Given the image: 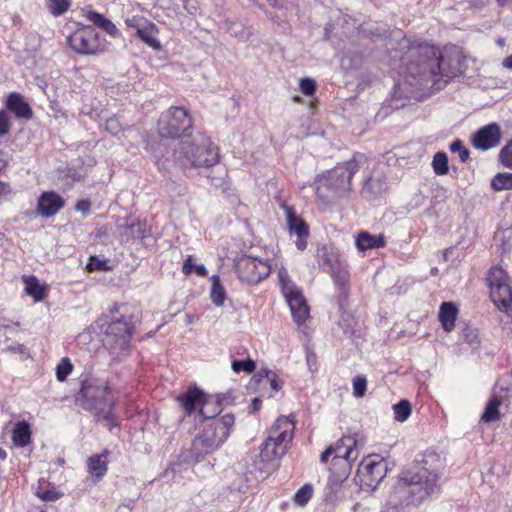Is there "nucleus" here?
<instances>
[{
	"label": "nucleus",
	"instance_id": "1",
	"mask_svg": "<svg viewBox=\"0 0 512 512\" xmlns=\"http://www.w3.org/2000/svg\"><path fill=\"white\" fill-rule=\"evenodd\" d=\"M403 79L395 83L393 97L418 99L426 87L442 89L453 78L464 73L466 56L459 50H444L420 44L409 50Z\"/></svg>",
	"mask_w": 512,
	"mask_h": 512
},
{
	"label": "nucleus",
	"instance_id": "2",
	"mask_svg": "<svg viewBox=\"0 0 512 512\" xmlns=\"http://www.w3.org/2000/svg\"><path fill=\"white\" fill-rule=\"evenodd\" d=\"M427 464L424 459L415 460L401 472L389 497L393 508L420 504L436 491L439 475Z\"/></svg>",
	"mask_w": 512,
	"mask_h": 512
},
{
	"label": "nucleus",
	"instance_id": "3",
	"mask_svg": "<svg viewBox=\"0 0 512 512\" xmlns=\"http://www.w3.org/2000/svg\"><path fill=\"white\" fill-rule=\"evenodd\" d=\"M157 137L146 142L145 149L154 158L159 169H167L170 149L165 139H186L193 134V119L184 107L171 106L163 111L157 121Z\"/></svg>",
	"mask_w": 512,
	"mask_h": 512
},
{
	"label": "nucleus",
	"instance_id": "4",
	"mask_svg": "<svg viewBox=\"0 0 512 512\" xmlns=\"http://www.w3.org/2000/svg\"><path fill=\"white\" fill-rule=\"evenodd\" d=\"M167 156L170 160L167 162L169 166L161 169L162 171H168L172 163L182 168H209L219 162V149L209 136L196 132L180 140Z\"/></svg>",
	"mask_w": 512,
	"mask_h": 512
},
{
	"label": "nucleus",
	"instance_id": "5",
	"mask_svg": "<svg viewBox=\"0 0 512 512\" xmlns=\"http://www.w3.org/2000/svg\"><path fill=\"white\" fill-rule=\"evenodd\" d=\"M234 423V415L225 414L221 418L205 425L191 443L189 459L199 462L205 455L219 449L229 437Z\"/></svg>",
	"mask_w": 512,
	"mask_h": 512
},
{
	"label": "nucleus",
	"instance_id": "6",
	"mask_svg": "<svg viewBox=\"0 0 512 512\" xmlns=\"http://www.w3.org/2000/svg\"><path fill=\"white\" fill-rule=\"evenodd\" d=\"M295 423L289 417H279L271 428L268 438L263 443L260 457L265 462L281 458L287 452L292 441Z\"/></svg>",
	"mask_w": 512,
	"mask_h": 512
},
{
	"label": "nucleus",
	"instance_id": "7",
	"mask_svg": "<svg viewBox=\"0 0 512 512\" xmlns=\"http://www.w3.org/2000/svg\"><path fill=\"white\" fill-rule=\"evenodd\" d=\"M133 325L130 320L121 315L113 318L107 325L103 344L114 360L120 361L126 357L131 348Z\"/></svg>",
	"mask_w": 512,
	"mask_h": 512
},
{
	"label": "nucleus",
	"instance_id": "8",
	"mask_svg": "<svg viewBox=\"0 0 512 512\" xmlns=\"http://www.w3.org/2000/svg\"><path fill=\"white\" fill-rule=\"evenodd\" d=\"M110 392L111 388L107 380L86 376L81 381V389L76 396V401L83 409L94 412L114 401L108 397Z\"/></svg>",
	"mask_w": 512,
	"mask_h": 512
},
{
	"label": "nucleus",
	"instance_id": "9",
	"mask_svg": "<svg viewBox=\"0 0 512 512\" xmlns=\"http://www.w3.org/2000/svg\"><path fill=\"white\" fill-rule=\"evenodd\" d=\"M487 282L495 306L512 318V286L508 273L502 267L494 266L488 272Z\"/></svg>",
	"mask_w": 512,
	"mask_h": 512
},
{
	"label": "nucleus",
	"instance_id": "10",
	"mask_svg": "<svg viewBox=\"0 0 512 512\" xmlns=\"http://www.w3.org/2000/svg\"><path fill=\"white\" fill-rule=\"evenodd\" d=\"M69 47L80 55H98L107 50L108 42L90 25L82 26L67 38Z\"/></svg>",
	"mask_w": 512,
	"mask_h": 512
},
{
	"label": "nucleus",
	"instance_id": "11",
	"mask_svg": "<svg viewBox=\"0 0 512 512\" xmlns=\"http://www.w3.org/2000/svg\"><path fill=\"white\" fill-rule=\"evenodd\" d=\"M278 277L281 292L289 305L293 320L298 325L305 323L309 317V307L301 290L290 279L285 269L279 271Z\"/></svg>",
	"mask_w": 512,
	"mask_h": 512
},
{
	"label": "nucleus",
	"instance_id": "12",
	"mask_svg": "<svg viewBox=\"0 0 512 512\" xmlns=\"http://www.w3.org/2000/svg\"><path fill=\"white\" fill-rule=\"evenodd\" d=\"M367 163L368 158L363 153H354L349 161L336 165L328 172V186L335 191L350 190L353 176Z\"/></svg>",
	"mask_w": 512,
	"mask_h": 512
},
{
	"label": "nucleus",
	"instance_id": "13",
	"mask_svg": "<svg viewBox=\"0 0 512 512\" xmlns=\"http://www.w3.org/2000/svg\"><path fill=\"white\" fill-rule=\"evenodd\" d=\"M388 471L387 462L378 456H369L360 463L356 482L363 491H374Z\"/></svg>",
	"mask_w": 512,
	"mask_h": 512
},
{
	"label": "nucleus",
	"instance_id": "14",
	"mask_svg": "<svg viewBox=\"0 0 512 512\" xmlns=\"http://www.w3.org/2000/svg\"><path fill=\"white\" fill-rule=\"evenodd\" d=\"M235 270L242 282L257 284L271 273V265L250 255H242L235 261Z\"/></svg>",
	"mask_w": 512,
	"mask_h": 512
},
{
	"label": "nucleus",
	"instance_id": "15",
	"mask_svg": "<svg viewBox=\"0 0 512 512\" xmlns=\"http://www.w3.org/2000/svg\"><path fill=\"white\" fill-rule=\"evenodd\" d=\"M511 392V386L505 384L504 379L498 380L493 389V393L486 404L481 420L485 423L500 420L501 414L499 407L503 404H510Z\"/></svg>",
	"mask_w": 512,
	"mask_h": 512
},
{
	"label": "nucleus",
	"instance_id": "16",
	"mask_svg": "<svg viewBox=\"0 0 512 512\" xmlns=\"http://www.w3.org/2000/svg\"><path fill=\"white\" fill-rule=\"evenodd\" d=\"M285 212L288 231L290 235H296L295 242L297 249L304 250L307 247V238L309 236V227L306 222L296 214L293 206L287 204L281 205Z\"/></svg>",
	"mask_w": 512,
	"mask_h": 512
},
{
	"label": "nucleus",
	"instance_id": "17",
	"mask_svg": "<svg viewBox=\"0 0 512 512\" xmlns=\"http://www.w3.org/2000/svg\"><path fill=\"white\" fill-rule=\"evenodd\" d=\"M501 128L493 122L479 128L472 137V144L476 149L487 151L499 145L501 141Z\"/></svg>",
	"mask_w": 512,
	"mask_h": 512
},
{
	"label": "nucleus",
	"instance_id": "18",
	"mask_svg": "<svg viewBox=\"0 0 512 512\" xmlns=\"http://www.w3.org/2000/svg\"><path fill=\"white\" fill-rule=\"evenodd\" d=\"M206 397V394L198 387H189L184 393L177 396V401L186 415L197 413L199 416V409L205 404Z\"/></svg>",
	"mask_w": 512,
	"mask_h": 512
},
{
	"label": "nucleus",
	"instance_id": "19",
	"mask_svg": "<svg viewBox=\"0 0 512 512\" xmlns=\"http://www.w3.org/2000/svg\"><path fill=\"white\" fill-rule=\"evenodd\" d=\"M64 199L54 191L43 192L37 202V212L43 217H52L57 214L63 207Z\"/></svg>",
	"mask_w": 512,
	"mask_h": 512
},
{
	"label": "nucleus",
	"instance_id": "20",
	"mask_svg": "<svg viewBox=\"0 0 512 512\" xmlns=\"http://www.w3.org/2000/svg\"><path fill=\"white\" fill-rule=\"evenodd\" d=\"M334 460L342 459L348 464L356 460L358 457V450L356 447V440L352 436H343L337 441L335 446H332Z\"/></svg>",
	"mask_w": 512,
	"mask_h": 512
},
{
	"label": "nucleus",
	"instance_id": "21",
	"mask_svg": "<svg viewBox=\"0 0 512 512\" xmlns=\"http://www.w3.org/2000/svg\"><path fill=\"white\" fill-rule=\"evenodd\" d=\"M6 108L14 113L16 118L29 120L33 116L32 109L28 102L19 93H11L6 101Z\"/></svg>",
	"mask_w": 512,
	"mask_h": 512
},
{
	"label": "nucleus",
	"instance_id": "22",
	"mask_svg": "<svg viewBox=\"0 0 512 512\" xmlns=\"http://www.w3.org/2000/svg\"><path fill=\"white\" fill-rule=\"evenodd\" d=\"M230 397L226 394L214 397H206L205 404L199 409V417L203 419H213L219 415L223 409V404L227 403Z\"/></svg>",
	"mask_w": 512,
	"mask_h": 512
},
{
	"label": "nucleus",
	"instance_id": "23",
	"mask_svg": "<svg viewBox=\"0 0 512 512\" xmlns=\"http://www.w3.org/2000/svg\"><path fill=\"white\" fill-rule=\"evenodd\" d=\"M124 241L144 239L149 235V229L145 222L135 220L118 226Z\"/></svg>",
	"mask_w": 512,
	"mask_h": 512
},
{
	"label": "nucleus",
	"instance_id": "24",
	"mask_svg": "<svg viewBox=\"0 0 512 512\" xmlns=\"http://www.w3.org/2000/svg\"><path fill=\"white\" fill-rule=\"evenodd\" d=\"M84 16L86 20L91 22L97 28L105 31L109 36L113 38H118L121 36L120 30L116 27V25L103 14L89 10L85 12Z\"/></svg>",
	"mask_w": 512,
	"mask_h": 512
},
{
	"label": "nucleus",
	"instance_id": "25",
	"mask_svg": "<svg viewBox=\"0 0 512 512\" xmlns=\"http://www.w3.org/2000/svg\"><path fill=\"white\" fill-rule=\"evenodd\" d=\"M355 245L359 251L382 248L386 245L383 234L373 235L367 231H361L356 236Z\"/></svg>",
	"mask_w": 512,
	"mask_h": 512
},
{
	"label": "nucleus",
	"instance_id": "26",
	"mask_svg": "<svg viewBox=\"0 0 512 512\" xmlns=\"http://www.w3.org/2000/svg\"><path fill=\"white\" fill-rule=\"evenodd\" d=\"M387 190V183L379 177H368L364 181L362 195L364 198L373 200L380 197Z\"/></svg>",
	"mask_w": 512,
	"mask_h": 512
},
{
	"label": "nucleus",
	"instance_id": "27",
	"mask_svg": "<svg viewBox=\"0 0 512 512\" xmlns=\"http://www.w3.org/2000/svg\"><path fill=\"white\" fill-rule=\"evenodd\" d=\"M458 315V308L452 302H443L439 309V320L446 332L455 328V321Z\"/></svg>",
	"mask_w": 512,
	"mask_h": 512
},
{
	"label": "nucleus",
	"instance_id": "28",
	"mask_svg": "<svg viewBox=\"0 0 512 512\" xmlns=\"http://www.w3.org/2000/svg\"><path fill=\"white\" fill-rule=\"evenodd\" d=\"M108 451L105 450L102 454H95L87 460V470L96 480H101L107 473L108 466L105 457Z\"/></svg>",
	"mask_w": 512,
	"mask_h": 512
},
{
	"label": "nucleus",
	"instance_id": "29",
	"mask_svg": "<svg viewBox=\"0 0 512 512\" xmlns=\"http://www.w3.org/2000/svg\"><path fill=\"white\" fill-rule=\"evenodd\" d=\"M115 406L116 401L114 400L93 412L95 413L97 420L103 422L104 426L110 431L119 426L118 418L114 413Z\"/></svg>",
	"mask_w": 512,
	"mask_h": 512
},
{
	"label": "nucleus",
	"instance_id": "30",
	"mask_svg": "<svg viewBox=\"0 0 512 512\" xmlns=\"http://www.w3.org/2000/svg\"><path fill=\"white\" fill-rule=\"evenodd\" d=\"M158 33L159 30L157 26L150 21L146 26L140 29L138 33H136V36L148 47L154 50H159L161 49V43L158 40Z\"/></svg>",
	"mask_w": 512,
	"mask_h": 512
},
{
	"label": "nucleus",
	"instance_id": "31",
	"mask_svg": "<svg viewBox=\"0 0 512 512\" xmlns=\"http://www.w3.org/2000/svg\"><path fill=\"white\" fill-rule=\"evenodd\" d=\"M12 441L17 447H26L31 441V428L26 421H19L15 424L12 433Z\"/></svg>",
	"mask_w": 512,
	"mask_h": 512
},
{
	"label": "nucleus",
	"instance_id": "32",
	"mask_svg": "<svg viewBox=\"0 0 512 512\" xmlns=\"http://www.w3.org/2000/svg\"><path fill=\"white\" fill-rule=\"evenodd\" d=\"M255 377L258 378V383L263 388L269 386L274 392L279 391L283 386V381L279 378L278 374L267 368L261 369Z\"/></svg>",
	"mask_w": 512,
	"mask_h": 512
},
{
	"label": "nucleus",
	"instance_id": "33",
	"mask_svg": "<svg viewBox=\"0 0 512 512\" xmlns=\"http://www.w3.org/2000/svg\"><path fill=\"white\" fill-rule=\"evenodd\" d=\"M25 292L32 296L36 302L42 301L44 298V288L40 285L39 280L35 276H24Z\"/></svg>",
	"mask_w": 512,
	"mask_h": 512
},
{
	"label": "nucleus",
	"instance_id": "34",
	"mask_svg": "<svg viewBox=\"0 0 512 512\" xmlns=\"http://www.w3.org/2000/svg\"><path fill=\"white\" fill-rule=\"evenodd\" d=\"M459 340L468 344L472 350L478 349L481 343L478 330L469 325L462 328Z\"/></svg>",
	"mask_w": 512,
	"mask_h": 512
},
{
	"label": "nucleus",
	"instance_id": "35",
	"mask_svg": "<svg viewBox=\"0 0 512 512\" xmlns=\"http://www.w3.org/2000/svg\"><path fill=\"white\" fill-rule=\"evenodd\" d=\"M210 298L214 305L220 307L224 304L226 299V291L223 285L221 284L220 278L218 275L212 276V287L210 292Z\"/></svg>",
	"mask_w": 512,
	"mask_h": 512
},
{
	"label": "nucleus",
	"instance_id": "36",
	"mask_svg": "<svg viewBox=\"0 0 512 512\" xmlns=\"http://www.w3.org/2000/svg\"><path fill=\"white\" fill-rule=\"evenodd\" d=\"M491 187L495 191L512 189V173H498L491 181Z\"/></svg>",
	"mask_w": 512,
	"mask_h": 512
},
{
	"label": "nucleus",
	"instance_id": "37",
	"mask_svg": "<svg viewBox=\"0 0 512 512\" xmlns=\"http://www.w3.org/2000/svg\"><path fill=\"white\" fill-rule=\"evenodd\" d=\"M432 167L436 175H446L449 171L447 154L445 152H437L433 156Z\"/></svg>",
	"mask_w": 512,
	"mask_h": 512
},
{
	"label": "nucleus",
	"instance_id": "38",
	"mask_svg": "<svg viewBox=\"0 0 512 512\" xmlns=\"http://www.w3.org/2000/svg\"><path fill=\"white\" fill-rule=\"evenodd\" d=\"M70 6V0H46L47 9L55 17L63 15L69 10Z\"/></svg>",
	"mask_w": 512,
	"mask_h": 512
},
{
	"label": "nucleus",
	"instance_id": "39",
	"mask_svg": "<svg viewBox=\"0 0 512 512\" xmlns=\"http://www.w3.org/2000/svg\"><path fill=\"white\" fill-rule=\"evenodd\" d=\"M332 279L339 292V297L345 299L348 295L349 272H337Z\"/></svg>",
	"mask_w": 512,
	"mask_h": 512
},
{
	"label": "nucleus",
	"instance_id": "40",
	"mask_svg": "<svg viewBox=\"0 0 512 512\" xmlns=\"http://www.w3.org/2000/svg\"><path fill=\"white\" fill-rule=\"evenodd\" d=\"M393 410L395 420L404 422L411 415V404L408 400H401L393 406Z\"/></svg>",
	"mask_w": 512,
	"mask_h": 512
},
{
	"label": "nucleus",
	"instance_id": "41",
	"mask_svg": "<svg viewBox=\"0 0 512 512\" xmlns=\"http://www.w3.org/2000/svg\"><path fill=\"white\" fill-rule=\"evenodd\" d=\"M124 22L127 28L134 30L135 33H138L140 29L146 26V24H148L150 21L146 17L136 14L127 15L124 19Z\"/></svg>",
	"mask_w": 512,
	"mask_h": 512
},
{
	"label": "nucleus",
	"instance_id": "42",
	"mask_svg": "<svg viewBox=\"0 0 512 512\" xmlns=\"http://www.w3.org/2000/svg\"><path fill=\"white\" fill-rule=\"evenodd\" d=\"M193 270H195L196 274L199 276L205 277L207 275L206 267L203 264H195L192 256H188L184 261L182 272L185 275H189Z\"/></svg>",
	"mask_w": 512,
	"mask_h": 512
},
{
	"label": "nucleus",
	"instance_id": "43",
	"mask_svg": "<svg viewBox=\"0 0 512 512\" xmlns=\"http://www.w3.org/2000/svg\"><path fill=\"white\" fill-rule=\"evenodd\" d=\"M73 365L69 358L65 357L61 359L60 363L56 367V377L57 380L63 382L66 380L67 376L72 372Z\"/></svg>",
	"mask_w": 512,
	"mask_h": 512
},
{
	"label": "nucleus",
	"instance_id": "44",
	"mask_svg": "<svg viewBox=\"0 0 512 512\" xmlns=\"http://www.w3.org/2000/svg\"><path fill=\"white\" fill-rule=\"evenodd\" d=\"M313 494L312 487L308 484L301 487L294 495V501L300 506H305Z\"/></svg>",
	"mask_w": 512,
	"mask_h": 512
},
{
	"label": "nucleus",
	"instance_id": "45",
	"mask_svg": "<svg viewBox=\"0 0 512 512\" xmlns=\"http://www.w3.org/2000/svg\"><path fill=\"white\" fill-rule=\"evenodd\" d=\"M450 151L452 153H457L462 163L469 159L470 152L460 139H456L450 144Z\"/></svg>",
	"mask_w": 512,
	"mask_h": 512
},
{
	"label": "nucleus",
	"instance_id": "46",
	"mask_svg": "<svg viewBox=\"0 0 512 512\" xmlns=\"http://www.w3.org/2000/svg\"><path fill=\"white\" fill-rule=\"evenodd\" d=\"M232 369L235 373H252L255 370V362L250 358L246 360H234L232 362Z\"/></svg>",
	"mask_w": 512,
	"mask_h": 512
},
{
	"label": "nucleus",
	"instance_id": "47",
	"mask_svg": "<svg viewBox=\"0 0 512 512\" xmlns=\"http://www.w3.org/2000/svg\"><path fill=\"white\" fill-rule=\"evenodd\" d=\"M499 160L503 166L512 169V140L500 150Z\"/></svg>",
	"mask_w": 512,
	"mask_h": 512
},
{
	"label": "nucleus",
	"instance_id": "48",
	"mask_svg": "<svg viewBox=\"0 0 512 512\" xmlns=\"http://www.w3.org/2000/svg\"><path fill=\"white\" fill-rule=\"evenodd\" d=\"M367 388V380L365 376L358 375L353 379V395L357 398L365 395Z\"/></svg>",
	"mask_w": 512,
	"mask_h": 512
},
{
	"label": "nucleus",
	"instance_id": "49",
	"mask_svg": "<svg viewBox=\"0 0 512 512\" xmlns=\"http://www.w3.org/2000/svg\"><path fill=\"white\" fill-rule=\"evenodd\" d=\"M88 266L91 270L108 271L111 270L108 259H101L98 256H90Z\"/></svg>",
	"mask_w": 512,
	"mask_h": 512
},
{
	"label": "nucleus",
	"instance_id": "50",
	"mask_svg": "<svg viewBox=\"0 0 512 512\" xmlns=\"http://www.w3.org/2000/svg\"><path fill=\"white\" fill-rule=\"evenodd\" d=\"M105 130L113 135L122 131V125L116 116L110 117L105 122Z\"/></svg>",
	"mask_w": 512,
	"mask_h": 512
},
{
	"label": "nucleus",
	"instance_id": "51",
	"mask_svg": "<svg viewBox=\"0 0 512 512\" xmlns=\"http://www.w3.org/2000/svg\"><path fill=\"white\" fill-rule=\"evenodd\" d=\"M300 89L306 96H311L316 91V83L311 78H303L300 81Z\"/></svg>",
	"mask_w": 512,
	"mask_h": 512
},
{
	"label": "nucleus",
	"instance_id": "52",
	"mask_svg": "<svg viewBox=\"0 0 512 512\" xmlns=\"http://www.w3.org/2000/svg\"><path fill=\"white\" fill-rule=\"evenodd\" d=\"M231 34L239 41L245 42L249 40V38L252 35V32L250 31L249 28L243 26L242 24H239L235 29H233Z\"/></svg>",
	"mask_w": 512,
	"mask_h": 512
},
{
	"label": "nucleus",
	"instance_id": "53",
	"mask_svg": "<svg viewBox=\"0 0 512 512\" xmlns=\"http://www.w3.org/2000/svg\"><path fill=\"white\" fill-rule=\"evenodd\" d=\"M37 495L41 500L50 502L60 499L63 494L55 489H47L38 492Z\"/></svg>",
	"mask_w": 512,
	"mask_h": 512
},
{
	"label": "nucleus",
	"instance_id": "54",
	"mask_svg": "<svg viewBox=\"0 0 512 512\" xmlns=\"http://www.w3.org/2000/svg\"><path fill=\"white\" fill-rule=\"evenodd\" d=\"M331 273V277L335 276L337 272H347L348 266L345 262L340 261L338 259L334 260V262L329 266L328 269Z\"/></svg>",
	"mask_w": 512,
	"mask_h": 512
},
{
	"label": "nucleus",
	"instance_id": "55",
	"mask_svg": "<svg viewBox=\"0 0 512 512\" xmlns=\"http://www.w3.org/2000/svg\"><path fill=\"white\" fill-rule=\"evenodd\" d=\"M10 130L8 115L5 111H0V136H5Z\"/></svg>",
	"mask_w": 512,
	"mask_h": 512
},
{
	"label": "nucleus",
	"instance_id": "56",
	"mask_svg": "<svg viewBox=\"0 0 512 512\" xmlns=\"http://www.w3.org/2000/svg\"><path fill=\"white\" fill-rule=\"evenodd\" d=\"M320 253L318 254V257L320 258L319 260V265L321 267H323L324 269H329V266L334 262L331 257L329 256V254L327 253L326 249L325 248H322L320 251Z\"/></svg>",
	"mask_w": 512,
	"mask_h": 512
},
{
	"label": "nucleus",
	"instance_id": "57",
	"mask_svg": "<svg viewBox=\"0 0 512 512\" xmlns=\"http://www.w3.org/2000/svg\"><path fill=\"white\" fill-rule=\"evenodd\" d=\"M183 8L190 14L195 15L199 10L197 0H182Z\"/></svg>",
	"mask_w": 512,
	"mask_h": 512
},
{
	"label": "nucleus",
	"instance_id": "58",
	"mask_svg": "<svg viewBox=\"0 0 512 512\" xmlns=\"http://www.w3.org/2000/svg\"><path fill=\"white\" fill-rule=\"evenodd\" d=\"M351 321L352 318L349 314H342L341 319L339 320V326L342 327L345 334L351 333L352 331V326L350 324Z\"/></svg>",
	"mask_w": 512,
	"mask_h": 512
},
{
	"label": "nucleus",
	"instance_id": "59",
	"mask_svg": "<svg viewBox=\"0 0 512 512\" xmlns=\"http://www.w3.org/2000/svg\"><path fill=\"white\" fill-rule=\"evenodd\" d=\"M91 202L88 199H81L77 201L75 205V210L78 212H82L83 214H87L90 211Z\"/></svg>",
	"mask_w": 512,
	"mask_h": 512
},
{
	"label": "nucleus",
	"instance_id": "60",
	"mask_svg": "<svg viewBox=\"0 0 512 512\" xmlns=\"http://www.w3.org/2000/svg\"><path fill=\"white\" fill-rule=\"evenodd\" d=\"M238 25H239V23L226 18L223 21H221V23L219 24V27H220V29H223L226 32L231 33L233 31V29H235Z\"/></svg>",
	"mask_w": 512,
	"mask_h": 512
},
{
	"label": "nucleus",
	"instance_id": "61",
	"mask_svg": "<svg viewBox=\"0 0 512 512\" xmlns=\"http://www.w3.org/2000/svg\"><path fill=\"white\" fill-rule=\"evenodd\" d=\"M346 479V475H342L337 477L336 475H331L328 479V485L332 490L336 489L341 485V483Z\"/></svg>",
	"mask_w": 512,
	"mask_h": 512
},
{
	"label": "nucleus",
	"instance_id": "62",
	"mask_svg": "<svg viewBox=\"0 0 512 512\" xmlns=\"http://www.w3.org/2000/svg\"><path fill=\"white\" fill-rule=\"evenodd\" d=\"M19 322H8V323H5L4 321H2L0 319V333H7V332H10L12 331L14 328L16 327H19Z\"/></svg>",
	"mask_w": 512,
	"mask_h": 512
},
{
	"label": "nucleus",
	"instance_id": "63",
	"mask_svg": "<svg viewBox=\"0 0 512 512\" xmlns=\"http://www.w3.org/2000/svg\"><path fill=\"white\" fill-rule=\"evenodd\" d=\"M470 8L481 10L483 9L490 0H466Z\"/></svg>",
	"mask_w": 512,
	"mask_h": 512
},
{
	"label": "nucleus",
	"instance_id": "64",
	"mask_svg": "<svg viewBox=\"0 0 512 512\" xmlns=\"http://www.w3.org/2000/svg\"><path fill=\"white\" fill-rule=\"evenodd\" d=\"M12 193L10 184L0 181V199L9 196Z\"/></svg>",
	"mask_w": 512,
	"mask_h": 512
}]
</instances>
